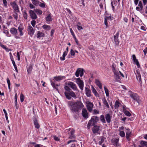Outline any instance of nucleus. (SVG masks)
Listing matches in <instances>:
<instances>
[{
    "label": "nucleus",
    "mask_w": 147,
    "mask_h": 147,
    "mask_svg": "<svg viewBox=\"0 0 147 147\" xmlns=\"http://www.w3.org/2000/svg\"><path fill=\"white\" fill-rule=\"evenodd\" d=\"M111 19L110 17H106L105 19V23L106 26V28L108 26V24L107 21Z\"/></svg>",
    "instance_id": "26"
},
{
    "label": "nucleus",
    "mask_w": 147,
    "mask_h": 147,
    "mask_svg": "<svg viewBox=\"0 0 147 147\" xmlns=\"http://www.w3.org/2000/svg\"><path fill=\"white\" fill-rule=\"evenodd\" d=\"M34 124L35 127L37 129H38L40 127V125L38 124L36 119H35L34 121Z\"/></svg>",
    "instance_id": "28"
},
{
    "label": "nucleus",
    "mask_w": 147,
    "mask_h": 147,
    "mask_svg": "<svg viewBox=\"0 0 147 147\" xmlns=\"http://www.w3.org/2000/svg\"><path fill=\"white\" fill-rule=\"evenodd\" d=\"M24 96L21 93L20 95V101H21V102H22L24 101Z\"/></svg>",
    "instance_id": "44"
},
{
    "label": "nucleus",
    "mask_w": 147,
    "mask_h": 147,
    "mask_svg": "<svg viewBox=\"0 0 147 147\" xmlns=\"http://www.w3.org/2000/svg\"><path fill=\"white\" fill-rule=\"evenodd\" d=\"M143 52L144 53V55H146L147 53V47H146L143 50Z\"/></svg>",
    "instance_id": "58"
},
{
    "label": "nucleus",
    "mask_w": 147,
    "mask_h": 147,
    "mask_svg": "<svg viewBox=\"0 0 147 147\" xmlns=\"http://www.w3.org/2000/svg\"><path fill=\"white\" fill-rule=\"evenodd\" d=\"M112 71L113 73L117 71L115 69V67L114 66V63L112 65Z\"/></svg>",
    "instance_id": "52"
},
{
    "label": "nucleus",
    "mask_w": 147,
    "mask_h": 147,
    "mask_svg": "<svg viewBox=\"0 0 147 147\" xmlns=\"http://www.w3.org/2000/svg\"><path fill=\"white\" fill-rule=\"evenodd\" d=\"M138 5L140 7V11H142L143 9V5L142 2L141 1H140Z\"/></svg>",
    "instance_id": "46"
},
{
    "label": "nucleus",
    "mask_w": 147,
    "mask_h": 147,
    "mask_svg": "<svg viewBox=\"0 0 147 147\" xmlns=\"http://www.w3.org/2000/svg\"><path fill=\"white\" fill-rule=\"evenodd\" d=\"M12 63L13 64V65L14 66V68H15V69L16 70V71L17 72H18V70L17 68V67L14 61H12Z\"/></svg>",
    "instance_id": "45"
},
{
    "label": "nucleus",
    "mask_w": 147,
    "mask_h": 147,
    "mask_svg": "<svg viewBox=\"0 0 147 147\" xmlns=\"http://www.w3.org/2000/svg\"><path fill=\"white\" fill-rule=\"evenodd\" d=\"M42 27L45 29L47 30H49L51 29L50 26L47 25H44L42 26Z\"/></svg>",
    "instance_id": "33"
},
{
    "label": "nucleus",
    "mask_w": 147,
    "mask_h": 147,
    "mask_svg": "<svg viewBox=\"0 0 147 147\" xmlns=\"http://www.w3.org/2000/svg\"><path fill=\"white\" fill-rule=\"evenodd\" d=\"M93 106V104L90 102H88V103H87L86 107L88 110L90 112L92 111Z\"/></svg>",
    "instance_id": "10"
},
{
    "label": "nucleus",
    "mask_w": 147,
    "mask_h": 147,
    "mask_svg": "<svg viewBox=\"0 0 147 147\" xmlns=\"http://www.w3.org/2000/svg\"><path fill=\"white\" fill-rule=\"evenodd\" d=\"M75 138V136H71L69 135V138L70 139H72L73 138Z\"/></svg>",
    "instance_id": "60"
},
{
    "label": "nucleus",
    "mask_w": 147,
    "mask_h": 147,
    "mask_svg": "<svg viewBox=\"0 0 147 147\" xmlns=\"http://www.w3.org/2000/svg\"><path fill=\"white\" fill-rule=\"evenodd\" d=\"M105 118L107 123H109L111 121L112 116L109 114H107L105 115Z\"/></svg>",
    "instance_id": "13"
},
{
    "label": "nucleus",
    "mask_w": 147,
    "mask_h": 147,
    "mask_svg": "<svg viewBox=\"0 0 147 147\" xmlns=\"http://www.w3.org/2000/svg\"><path fill=\"white\" fill-rule=\"evenodd\" d=\"M104 139L103 138H102L101 139L100 141L99 142V144H101L104 142Z\"/></svg>",
    "instance_id": "64"
},
{
    "label": "nucleus",
    "mask_w": 147,
    "mask_h": 147,
    "mask_svg": "<svg viewBox=\"0 0 147 147\" xmlns=\"http://www.w3.org/2000/svg\"><path fill=\"white\" fill-rule=\"evenodd\" d=\"M7 84H8V85H10V80H9V78H7Z\"/></svg>",
    "instance_id": "62"
},
{
    "label": "nucleus",
    "mask_w": 147,
    "mask_h": 147,
    "mask_svg": "<svg viewBox=\"0 0 147 147\" xmlns=\"http://www.w3.org/2000/svg\"><path fill=\"white\" fill-rule=\"evenodd\" d=\"M119 34V32L118 31L114 36V41L116 45H118L119 43V40L118 39Z\"/></svg>",
    "instance_id": "6"
},
{
    "label": "nucleus",
    "mask_w": 147,
    "mask_h": 147,
    "mask_svg": "<svg viewBox=\"0 0 147 147\" xmlns=\"http://www.w3.org/2000/svg\"><path fill=\"white\" fill-rule=\"evenodd\" d=\"M132 58L134 62L136 64L138 67L139 68L140 67V65L138 59L136 58L135 55H132Z\"/></svg>",
    "instance_id": "14"
},
{
    "label": "nucleus",
    "mask_w": 147,
    "mask_h": 147,
    "mask_svg": "<svg viewBox=\"0 0 147 147\" xmlns=\"http://www.w3.org/2000/svg\"><path fill=\"white\" fill-rule=\"evenodd\" d=\"M77 83L80 89L82 90L83 89L84 84L83 81L81 80L80 78L77 79Z\"/></svg>",
    "instance_id": "5"
},
{
    "label": "nucleus",
    "mask_w": 147,
    "mask_h": 147,
    "mask_svg": "<svg viewBox=\"0 0 147 147\" xmlns=\"http://www.w3.org/2000/svg\"><path fill=\"white\" fill-rule=\"evenodd\" d=\"M102 101L103 104L105 105L107 108H109V105L105 98H104L102 99Z\"/></svg>",
    "instance_id": "25"
},
{
    "label": "nucleus",
    "mask_w": 147,
    "mask_h": 147,
    "mask_svg": "<svg viewBox=\"0 0 147 147\" xmlns=\"http://www.w3.org/2000/svg\"><path fill=\"white\" fill-rule=\"evenodd\" d=\"M99 121V118L96 116H94L92 117L87 125V127L88 129H89L90 126H94L96 123Z\"/></svg>",
    "instance_id": "2"
},
{
    "label": "nucleus",
    "mask_w": 147,
    "mask_h": 147,
    "mask_svg": "<svg viewBox=\"0 0 147 147\" xmlns=\"http://www.w3.org/2000/svg\"><path fill=\"white\" fill-rule=\"evenodd\" d=\"M70 54L71 55L74 56L75 55V53L74 51L72 49H71L70 50Z\"/></svg>",
    "instance_id": "53"
},
{
    "label": "nucleus",
    "mask_w": 147,
    "mask_h": 147,
    "mask_svg": "<svg viewBox=\"0 0 147 147\" xmlns=\"http://www.w3.org/2000/svg\"><path fill=\"white\" fill-rule=\"evenodd\" d=\"M100 119L101 122L103 123H105L106 121L105 119V117L103 115H101L100 117Z\"/></svg>",
    "instance_id": "34"
},
{
    "label": "nucleus",
    "mask_w": 147,
    "mask_h": 147,
    "mask_svg": "<svg viewBox=\"0 0 147 147\" xmlns=\"http://www.w3.org/2000/svg\"><path fill=\"white\" fill-rule=\"evenodd\" d=\"M94 114H98L99 113V111L96 109H94L93 111Z\"/></svg>",
    "instance_id": "55"
},
{
    "label": "nucleus",
    "mask_w": 147,
    "mask_h": 147,
    "mask_svg": "<svg viewBox=\"0 0 147 147\" xmlns=\"http://www.w3.org/2000/svg\"><path fill=\"white\" fill-rule=\"evenodd\" d=\"M36 22L34 20H32L31 22V24L32 26L34 27L36 24Z\"/></svg>",
    "instance_id": "48"
},
{
    "label": "nucleus",
    "mask_w": 147,
    "mask_h": 147,
    "mask_svg": "<svg viewBox=\"0 0 147 147\" xmlns=\"http://www.w3.org/2000/svg\"><path fill=\"white\" fill-rule=\"evenodd\" d=\"M124 113L125 115L129 117L131 115V114L130 113L129 111L127 110H125L124 111Z\"/></svg>",
    "instance_id": "41"
},
{
    "label": "nucleus",
    "mask_w": 147,
    "mask_h": 147,
    "mask_svg": "<svg viewBox=\"0 0 147 147\" xmlns=\"http://www.w3.org/2000/svg\"><path fill=\"white\" fill-rule=\"evenodd\" d=\"M121 105L120 103L117 100H116L115 103V108L116 109H118Z\"/></svg>",
    "instance_id": "31"
},
{
    "label": "nucleus",
    "mask_w": 147,
    "mask_h": 147,
    "mask_svg": "<svg viewBox=\"0 0 147 147\" xmlns=\"http://www.w3.org/2000/svg\"><path fill=\"white\" fill-rule=\"evenodd\" d=\"M51 85L53 87V88L56 89V90L58 92H59L58 89L57 88V87L59 86L60 85L58 84H55V83L51 81Z\"/></svg>",
    "instance_id": "22"
},
{
    "label": "nucleus",
    "mask_w": 147,
    "mask_h": 147,
    "mask_svg": "<svg viewBox=\"0 0 147 147\" xmlns=\"http://www.w3.org/2000/svg\"><path fill=\"white\" fill-rule=\"evenodd\" d=\"M95 82L96 85L99 87V88L100 89H101L102 88V84L98 80L96 79Z\"/></svg>",
    "instance_id": "23"
},
{
    "label": "nucleus",
    "mask_w": 147,
    "mask_h": 147,
    "mask_svg": "<svg viewBox=\"0 0 147 147\" xmlns=\"http://www.w3.org/2000/svg\"><path fill=\"white\" fill-rule=\"evenodd\" d=\"M120 135L122 137H123L125 136V133L123 131H121L120 133Z\"/></svg>",
    "instance_id": "51"
},
{
    "label": "nucleus",
    "mask_w": 147,
    "mask_h": 147,
    "mask_svg": "<svg viewBox=\"0 0 147 147\" xmlns=\"http://www.w3.org/2000/svg\"><path fill=\"white\" fill-rule=\"evenodd\" d=\"M34 11L37 14L39 15H41L42 14V11L40 9H34Z\"/></svg>",
    "instance_id": "35"
},
{
    "label": "nucleus",
    "mask_w": 147,
    "mask_h": 147,
    "mask_svg": "<svg viewBox=\"0 0 147 147\" xmlns=\"http://www.w3.org/2000/svg\"><path fill=\"white\" fill-rule=\"evenodd\" d=\"M53 138L56 141H59V138L57 137L56 136H53Z\"/></svg>",
    "instance_id": "56"
},
{
    "label": "nucleus",
    "mask_w": 147,
    "mask_h": 147,
    "mask_svg": "<svg viewBox=\"0 0 147 147\" xmlns=\"http://www.w3.org/2000/svg\"><path fill=\"white\" fill-rule=\"evenodd\" d=\"M99 130V127L97 125H94L92 129V131L95 134L98 132Z\"/></svg>",
    "instance_id": "17"
},
{
    "label": "nucleus",
    "mask_w": 147,
    "mask_h": 147,
    "mask_svg": "<svg viewBox=\"0 0 147 147\" xmlns=\"http://www.w3.org/2000/svg\"><path fill=\"white\" fill-rule=\"evenodd\" d=\"M140 144L142 145V146L144 147V146H147V142L142 141H141Z\"/></svg>",
    "instance_id": "42"
},
{
    "label": "nucleus",
    "mask_w": 147,
    "mask_h": 147,
    "mask_svg": "<svg viewBox=\"0 0 147 147\" xmlns=\"http://www.w3.org/2000/svg\"><path fill=\"white\" fill-rule=\"evenodd\" d=\"M28 32L29 34L32 35L34 34V31L33 30V28L31 26H28Z\"/></svg>",
    "instance_id": "16"
},
{
    "label": "nucleus",
    "mask_w": 147,
    "mask_h": 147,
    "mask_svg": "<svg viewBox=\"0 0 147 147\" xmlns=\"http://www.w3.org/2000/svg\"><path fill=\"white\" fill-rule=\"evenodd\" d=\"M64 88L65 90L69 92L71 90L70 88L67 86H65L64 87Z\"/></svg>",
    "instance_id": "50"
},
{
    "label": "nucleus",
    "mask_w": 147,
    "mask_h": 147,
    "mask_svg": "<svg viewBox=\"0 0 147 147\" xmlns=\"http://www.w3.org/2000/svg\"><path fill=\"white\" fill-rule=\"evenodd\" d=\"M119 139L118 138H114L112 140V142L113 143V144L115 146H117L118 142L119 141Z\"/></svg>",
    "instance_id": "18"
},
{
    "label": "nucleus",
    "mask_w": 147,
    "mask_h": 147,
    "mask_svg": "<svg viewBox=\"0 0 147 147\" xmlns=\"http://www.w3.org/2000/svg\"><path fill=\"white\" fill-rule=\"evenodd\" d=\"M31 70H32V68H30V67L29 68H28L27 71L28 72V73H30V72H31Z\"/></svg>",
    "instance_id": "63"
},
{
    "label": "nucleus",
    "mask_w": 147,
    "mask_h": 147,
    "mask_svg": "<svg viewBox=\"0 0 147 147\" xmlns=\"http://www.w3.org/2000/svg\"><path fill=\"white\" fill-rule=\"evenodd\" d=\"M104 88L105 91L106 96H109V90H108V89L105 86H104Z\"/></svg>",
    "instance_id": "38"
},
{
    "label": "nucleus",
    "mask_w": 147,
    "mask_h": 147,
    "mask_svg": "<svg viewBox=\"0 0 147 147\" xmlns=\"http://www.w3.org/2000/svg\"><path fill=\"white\" fill-rule=\"evenodd\" d=\"M23 16L25 19H27L28 15L25 11L23 12Z\"/></svg>",
    "instance_id": "43"
},
{
    "label": "nucleus",
    "mask_w": 147,
    "mask_h": 147,
    "mask_svg": "<svg viewBox=\"0 0 147 147\" xmlns=\"http://www.w3.org/2000/svg\"><path fill=\"white\" fill-rule=\"evenodd\" d=\"M83 69H81L80 68L78 69L75 73V75L77 77H78L80 74L81 77L83 76Z\"/></svg>",
    "instance_id": "7"
},
{
    "label": "nucleus",
    "mask_w": 147,
    "mask_h": 147,
    "mask_svg": "<svg viewBox=\"0 0 147 147\" xmlns=\"http://www.w3.org/2000/svg\"><path fill=\"white\" fill-rule=\"evenodd\" d=\"M29 7L31 9L34 8L35 7L34 6V5H33L31 3H30L29 4Z\"/></svg>",
    "instance_id": "57"
},
{
    "label": "nucleus",
    "mask_w": 147,
    "mask_h": 147,
    "mask_svg": "<svg viewBox=\"0 0 147 147\" xmlns=\"http://www.w3.org/2000/svg\"><path fill=\"white\" fill-rule=\"evenodd\" d=\"M38 5H39L40 7H45V5L44 3H41L40 2Z\"/></svg>",
    "instance_id": "54"
},
{
    "label": "nucleus",
    "mask_w": 147,
    "mask_h": 147,
    "mask_svg": "<svg viewBox=\"0 0 147 147\" xmlns=\"http://www.w3.org/2000/svg\"><path fill=\"white\" fill-rule=\"evenodd\" d=\"M88 113L87 111L85 109H83L82 110V115L83 117L86 118H88Z\"/></svg>",
    "instance_id": "11"
},
{
    "label": "nucleus",
    "mask_w": 147,
    "mask_h": 147,
    "mask_svg": "<svg viewBox=\"0 0 147 147\" xmlns=\"http://www.w3.org/2000/svg\"><path fill=\"white\" fill-rule=\"evenodd\" d=\"M68 105L73 113L78 112L79 110L84 107V105L81 102H75L74 100L68 101Z\"/></svg>",
    "instance_id": "1"
},
{
    "label": "nucleus",
    "mask_w": 147,
    "mask_h": 147,
    "mask_svg": "<svg viewBox=\"0 0 147 147\" xmlns=\"http://www.w3.org/2000/svg\"><path fill=\"white\" fill-rule=\"evenodd\" d=\"M64 77L63 76H58L57 77H55L54 78L57 81H59L63 79V78Z\"/></svg>",
    "instance_id": "36"
},
{
    "label": "nucleus",
    "mask_w": 147,
    "mask_h": 147,
    "mask_svg": "<svg viewBox=\"0 0 147 147\" xmlns=\"http://www.w3.org/2000/svg\"><path fill=\"white\" fill-rule=\"evenodd\" d=\"M46 21H50L51 20H52V19L51 17L50 13L49 14L47 17H46Z\"/></svg>",
    "instance_id": "39"
},
{
    "label": "nucleus",
    "mask_w": 147,
    "mask_h": 147,
    "mask_svg": "<svg viewBox=\"0 0 147 147\" xmlns=\"http://www.w3.org/2000/svg\"><path fill=\"white\" fill-rule=\"evenodd\" d=\"M129 94L130 97L133 98L134 100H135L139 104L141 101L139 98V96L136 93L132 92V91H129Z\"/></svg>",
    "instance_id": "3"
},
{
    "label": "nucleus",
    "mask_w": 147,
    "mask_h": 147,
    "mask_svg": "<svg viewBox=\"0 0 147 147\" xmlns=\"http://www.w3.org/2000/svg\"><path fill=\"white\" fill-rule=\"evenodd\" d=\"M74 131H75L74 130H72L70 132V135L75 136L74 135Z\"/></svg>",
    "instance_id": "59"
},
{
    "label": "nucleus",
    "mask_w": 147,
    "mask_h": 147,
    "mask_svg": "<svg viewBox=\"0 0 147 147\" xmlns=\"http://www.w3.org/2000/svg\"><path fill=\"white\" fill-rule=\"evenodd\" d=\"M10 5L16 12H19L20 11L18 6L15 2L13 1L11 2L10 3Z\"/></svg>",
    "instance_id": "4"
},
{
    "label": "nucleus",
    "mask_w": 147,
    "mask_h": 147,
    "mask_svg": "<svg viewBox=\"0 0 147 147\" xmlns=\"http://www.w3.org/2000/svg\"><path fill=\"white\" fill-rule=\"evenodd\" d=\"M67 85L74 90H77V88L76 84L73 82H69L67 83Z\"/></svg>",
    "instance_id": "8"
},
{
    "label": "nucleus",
    "mask_w": 147,
    "mask_h": 147,
    "mask_svg": "<svg viewBox=\"0 0 147 147\" xmlns=\"http://www.w3.org/2000/svg\"><path fill=\"white\" fill-rule=\"evenodd\" d=\"M137 75H136V78L138 80H139L140 82H142L141 78L140 72L138 71H136Z\"/></svg>",
    "instance_id": "21"
},
{
    "label": "nucleus",
    "mask_w": 147,
    "mask_h": 147,
    "mask_svg": "<svg viewBox=\"0 0 147 147\" xmlns=\"http://www.w3.org/2000/svg\"><path fill=\"white\" fill-rule=\"evenodd\" d=\"M67 51H65L63 55V57H60V59L61 60H64L65 59V57L66 55H67Z\"/></svg>",
    "instance_id": "37"
},
{
    "label": "nucleus",
    "mask_w": 147,
    "mask_h": 147,
    "mask_svg": "<svg viewBox=\"0 0 147 147\" xmlns=\"http://www.w3.org/2000/svg\"><path fill=\"white\" fill-rule=\"evenodd\" d=\"M3 32L4 33H5V34H6L7 35V36H8V34H9V32L8 31H7V30H5L4 32Z\"/></svg>",
    "instance_id": "61"
},
{
    "label": "nucleus",
    "mask_w": 147,
    "mask_h": 147,
    "mask_svg": "<svg viewBox=\"0 0 147 147\" xmlns=\"http://www.w3.org/2000/svg\"><path fill=\"white\" fill-rule=\"evenodd\" d=\"M69 92L70 96H71L72 97L75 98H76V96L74 92L73 91H69Z\"/></svg>",
    "instance_id": "40"
},
{
    "label": "nucleus",
    "mask_w": 147,
    "mask_h": 147,
    "mask_svg": "<svg viewBox=\"0 0 147 147\" xmlns=\"http://www.w3.org/2000/svg\"><path fill=\"white\" fill-rule=\"evenodd\" d=\"M32 3L36 6H38L40 2L38 0H31Z\"/></svg>",
    "instance_id": "30"
},
{
    "label": "nucleus",
    "mask_w": 147,
    "mask_h": 147,
    "mask_svg": "<svg viewBox=\"0 0 147 147\" xmlns=\"http://www.w3.org/2000/svg\"><path fill=\"white\" fill-rule=\"evenodd\" d=\"M92 92L94 94L95 96H98V94L96 89L94 88L93 86H92Z\"/></svg>",
    "instance_id": "24"
},
{
    "label": "nucleus",
    "mask_w": 147,
    "mask_h": 147,
    "mask_svg": "<svg viewBox=\"0 0 147 147\" xmlns=\"http://www.w3.org/2000/svg\"><path fill=\"white\" fill-rule=\"evenodd\" d=\"M13 16L14 18L17 20L18 18V15L17 13L16 12L15 13Z\"/></svg>",
    "instance_id": "47"
},
{
    "label": "nucleus",
    "mask_w": 147,
    "mask_h": 147,
    "mask_svg": "<svg viewBox=\"0 0 147 147\" xmlns=\"http://www.w3.org/2000/svg\"><path fill=\"white\" fill-rule=\"evenodd\" d=\"M19 30L20 32V35L22 36L23 35V34L22 32L23 27L22 25H20L18 27Z\"/></svg>",
    "instance_id": "29"
},
{
    "label": "nucleus",
    "mask_w": 147,
    "mask_h": 147,
    "mask_svg": "<svg viewBox=\"0 0 147 147\" xmlns=\"http://www.w3.org/2000/svg\"><path fill=\"white\" fill-rule=\"evenodd\" d=\"M38 38L43 37L44 36V34L42 32H40L39 31L38 32L37 34Z\"/></svg>",
    "instance_id": "32"
},
{
    "label": "nucleus",
    "mask_w": 147,
    "mask_h": 147,
    "mask_svg": "<svg viewBox=\"0 0 147 147\" xmlns=\"http://www.w3.org/2000/svg\"><path fill=\"white\" fill-rule=\"evenodd\" d=\"M3 2L5 7H7V2L6 0H3Z\"/></svg>",
    "instance_id": "49"
},
{
    "label": "nucleus",
    "mask_w": 147,
    "mask_h": 147,
    "mask_svg": "<svg viewBox=\"0 0 147 147\" xmlns=\"http://www.w3.org/2000/svg\"><path fill=\"white\" fill-rule=\"evenodd\" d=\"M65 96L66 98L68 100L71 99V97L69 92H65L64 93Z\"/></svg>",
    "instance_id": "27"
},
{
    "label": "nucleus",
    "mask_w": 147,
    "mask_h": 147,
    "mask_svg": "<svg viewBox=\"0 0 147 147\" xmlns=\"http://www.w3.org/2000/svg\"><path fill=\"white\" fill-rule=\"evenodd\" d=\"M115 77V79L117 81H119V80L120 79V76H119V71H117L114 72Z\"/></svg>",
    "instance_id": "15"
},
{
    "label": "nucleus",
    "mask_w": 147,
    "mask_h": 147,
    "mask_svg": "<svg viewBox=\"0 0 147 147\" xmlns=\"http://www.w3.org/2000/svg\"><path fill=\"white\" fill-rule=\"evenodd\" d=\"M127 131L126 132V138L128 140H129V137L130 136V135L131 134V132L130 131V129H127Z\"/></svg>",
    "instance_id": "19"
},
{
    "label": "nucleus",
    "mask_w": 147,
    "mask_h": 147,
    "mask_svg": "<svg viewBox=\"0 0 147 147\" xmlns=\"http://www.w3.org/2000/svg\"><path fill=\"white\" fill-rule=\"evenodd\" d=\"M29 13L31 18L32 19H36L37 18V16L36 13L32 10L29 11Z\"/></svg>",
    "instance_id": "9"
},
{
    "label": "nucleus",
    "mask_w": 147,
    "mask_h": 147,
    "mask_svg": "<svg viewBox=\"0 0 147 147\" xmlns=\"http://www.w3.org/2000/svg\"><path fill=\"white\" fill-rule=\"evenodd\" d=\"M10 32L11 34L13 35L16 34L17 33V29L14 28H11Z\"/></svg>",
    "instance_id": "20"
},
{
    "label": "nucleus",
    "mask_w": 147,
    "mask_h": 147,
    "mask_svg": "<svg viewBox=\"0 0 147 147\" xmlns=\"http://www.w3.org/2000/svg\"><path fill=\"white\" fill-rule=\"evenodd\" d=\"M86 94L87 97H90L91 96V92L89 88L87 86L85 88Z\"/></svg>",
    "instance_id": "12"
}]
</instances>
